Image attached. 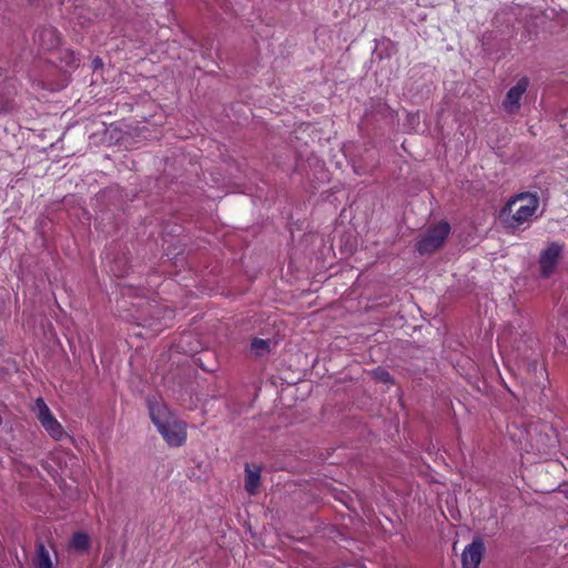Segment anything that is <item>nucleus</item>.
I'll list each match as a JSON object with an SVG mask.
<instances>
[{
	"label": "nucleus",
	"instance_id": "f257e3e1",
	"mask_svg": "<svg viewBox=\"0 0 568 568\" xmlns=\"http://www.w3.org/2000/svg\"><path fill=\"white\" fill-rule=\"evenodd\" d=\"M146 406L156 430L170 447H181L187 438L186 423L180 419L159 396H149Z\"/></svg>",
	"mask_w": 568,
	"mask_h": 568
},
{
	"label": "nucleus",
	"instance_id": "f03ea898",
	"mask_svg": "<svg viewBox=\"0 0 568 568\" xmlns=\"http://www.w3.org/2000/svg\"><path fill=\"white\" fill-rule=\"evenodd\" d=\"M539 209V197L532 193H520L511 197L500 211L501 223L511 230H525L535 219Z\"/></svg>",
	"mask_w": 568,
	"mask_h": 568
},
{
	"label": "nucleus",
	"instance_id": "7ed1b4c3",
	"mask_svg": "<svg viewBox=\"0 0 568 568\" xmlns=\"http://www.w3.org/2000/svg\"><path fill=\"white\" fill-rule=\"evenodd\" d=\"M449 230V224L446 222H440L430 227L417 242V251L420 254H429L438 250L446 241Z\"/></svg>",
	"mask_w": 568,
	"mask_h": 568
},
{
	"label": "nucleus",
	"instance_id": "20e7f679",
	"mask_svg": "<svg viewBox=\"0 0 568 568\" xmlns=\"http://www.w3.org/2000/svg\"><path fill=\"white\" fill-rule=\"evenodd\" d=\"M562 245L558 243H550L541 253L539 258L540 273L542 277L551 276L557 267L561 257Z\"/></svg>",
	"mask_w": 568,
	"mask_h": 568
},
{
	"label": "nucleus",
	"instance_id": "39448f33",
	"mask_svg": "<svg viewBox=\"0 0 568 568\" xmlns=\"http://www.w3.org/2000/svg\"><path fill=\"white\" fill-rule=\"evenodd\" d=\"M528 85V78L523 77L517 81V83L514 87H511L508 90L506 98L503 102V106L508 113H515L519 110L520 100L524 93L527 91Z\"/></svg>",
	"mask_w": 568,
	"mask_h": 568
},
{
	"label": "nucleus",
	"instance_id": "423d86ee",
	"mask_svg": "<svg viewBox=\"0 0 568 568\" xmlns=\"http://www.w3.org/2000/svg\"><path fill=\"white\" fill-rule=\"evenodd\" d=\"M507 434L511 442H514L520 450L530 452L535 449L532 444L531 432L525 426H520L516 423L511 424L507 428Z\"/></svg>",
	"mask_w": 568,
	"mask_h": 568
},
{
	"label": "nucleus",
	"instance_id": "0eeeda50",
	"mask_svg": "<svg viewBox=\"0 0 568 568\" xmlns=\"http://www.w3.org/2000/svg\"><path fill=\"white\" fill-rule=\"evenodd\" d=\"M483 542L480 540H474L463 551V568H478L483 558Z\"/></svg>",
	"mask_w": 568,
	"mask_h": 568
},
{
	"label": "nucleus",
	"instance_id": "6e6552de",
	"mask_svg": "<svg viewBox=\"0 0 568 568\" xmlns=\"http://www.w3.org/2000/svg\"><path fill=\"white\" fill-rule=\"evenodd\" d=\"M261 479V468L257 466L251 467L245 465V489L250 495H255Z\"/></svg>",
	"mask_w": 568,
	"mask_h": 568
},
{
	"label": "nucleus",
	"instance_id": "1a4fd4ad",
	"mask_svg": "<svg viewBox=\"0 0 568 568\" xmlns=\"http://www.w3.org/2000/svg\"><path fill=\"white\" fill-rule=\"evenodd\" d=\"M33 564L36 568H53L50 552L42 542L37 544V552Z\"/></svg>",
	"mask_w": 568,
	"mask_h": 568
},
{
	"label": "nucleus",
	"instance_id": "9d476101",
	"mask_svg": "<svg viewBox=\"0 0 568 568\" xmlns=\"http://www.w3.org/2000/svg\"><path fill=\"white\" fill-rule=\"evenodd\" d=\"M41 426L54 440H61L67 435L62 425L54 416L48 422L43 423Z\"/></svg>",
	"mask_w": 568,
	"mask_h": 568
},
{
	"label": "nucleus",
	"instance_id": "9b49d317",
	"mask_svg": "<svg viewBox=\"0 0 568 568\" xmlns=\"http://www.w3.org/2000/svg\"><path fill=\"white\" fill-rule=\"evenodd\" d=\"M32 410L41 425L53 417L52 412L41 397L36 399Z\"/></svg>",
	"mask_w": 568,
	"mask_h": 568
},
{
	"label": "nucleus",
	"instance_id": "f8f14e48",
	"mask_svg": "<svg viewBox=\"0 0 568 568\" xmlns=\"http://www.w3.org/2000/svg\"><path fill=\"white\" fill-rule=\"evenodd\" d=\"M274 342L271 339L254 338L251 343V348L255 355H262L274 351Z\"/></svg>",
	"mask_w": 568,
	"mask_h": 568
},
{
	"label": "nucleus",
	"instance_id": "ddd939ff",
	"mask_svg": "<svg viewBox=\"0 0 568 568\" xmlns=\"http://www.w3.org/2000/svg\"><path fill=\"white\" fill-rule=\"evenodd\" d=\"M71 547L79 551H84L89 547V537L87 534L78 531L72 536Z\"/></svg>",
	"mask_w": 568,
	"mask_h": 568
},
{
	"label": "nucleus",
	"instance_id": "4468645a",
	"mask_svg": "<svg viewBox=\"0 0 568 568\" xmlns=\"http://www.w3.org/2000/svg\"><path fill=\"white\" fill-rule=\"evenodd\" d=\"M529 369L532 371L537 383H541V379H547V369L542 361L535 359L529 364Z\"/></svg>",
	"mask_w": 568,
	"mask_h": 568
},
{
	"label": "nucleus",
	"instance_id": "2eb2a0df",
	"mask_svg": "<svg viewBox=\"0 0 568 568\" xmlns=\"http://www.w3.org/2000/svg\"><path fill=\"white\" fill-rule=\"evenodd\" d=\"M373 375H374V378L378 382H382L385 384L392 382V377H390L389 373L383 368H377V369L373 371Z\"/></svg>",
	"mask_w": 568,
	"mask_h": 568
},
{
	"label": "nucleus",
	"instance_id": "dca6fc26",
	"mask_svg": "<svg viewBox=\"0 0 568 568\" xmlns=\"http://www.w3.org/2000/svg\"><path fill=\"white\" fill-rule=\"evenodd\" d=\"M199 365L202 367L203 371L205 372H214L215 371V366H212V367H207L205 366L204 364L201 363V361L199 359Z\"/></svg>",
	"mask_w": 568,
	"mask_h": 568
},
{
	"label": "nucleus",
	"instance_id": "f3484780",
	"mask_svg": "<svg viewBox=\"0 0 568 568\" xmlns=\"http://www.w3.org/2000/svg\"><path fill=\"white\" fill-rule=\"evenodd\" d=\"M43 34L48 36L49 38H54L55 37V32L52 29L44 30Z\"/></svg>",
	"mask_w": 568,
	"mask_h": 568
}]
</instances>
